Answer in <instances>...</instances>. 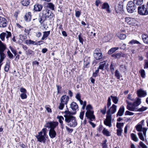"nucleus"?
<instances>
[{"mask_svg":"<svg viewBox=\"0 0 148 148\" xmlns=\"http://www.w3.org/2000/svg\"><path fill=\"white\" fill-rule=\"evenodd\" d=\"M147 108L146 107L142 106L141 108H138V111L139 112H143Z\"/></svg>","mask_w":148,"mask_h":148,"instance_id":"43","label":"nucleus"},{"mask_svg":"<svg viewBox=\"0 0 148 148\" xmlns=\"http://www.w3.org/2000/svg\"><path fill=\"white\" fill-rule=\"evenodd\" d=\"M7 53L9 58L12 59L13 57V55L10 51H8Z\"/></svg>","mask_w":148,"mask_h":148,"instance_id":"48","label":"nucleus"},{"mask_svg":"<svg viewBox=\"0 0 148 148\" xmlns=\"http://www.w3.org/2000/svg\"><path fill=\"white\" fill-rule=\"evenodd\" d=\"M90 63L89 62L84 61V67L85 68H88L89 66Z\"/></svg>","mask_w":148,"mask_h":148,"instance_id":"51","label":"nucleus"},{"mask_svg":"<svg viewBox=\"0 0 148 148\" xmlns=\"http://www.w3.org/2000/svg\"><path fill=\"white\" fill-rule=\"evenodd\" d=\"M70 107L73 111H75L78 109V106L77 103L74 102H73L70 104Z\"/></svg>","mask_w":148,"mask_h":148,"instance_id":"18","label":"nucleus"},{"mask_svg":"<svg viewBox=\"0 0 148 148\" xmlns=\"http://www.w3.org/2000/svg\"><path fill=\"white\" fill-rule=\"evenodd\" d=\"M24 18L25 20L27 22L29 21L31 18V13L28 12L26 13L24 16Z\"/></svg>","mask_w":148,"mask_h":148,"instance_id":"19","label":"nucleus"},{"mask_svg":"<svg viewBox=\"0 0 148 148\" xmlns=\"http://www.w3.org/2000/svg\"><path fill=\"white\" fill-rule=\"evenodd\" d=\"M19 37L20 39L22 41L26 39V37L23 35H20Z\"/></svg>","mask_w":148,"mask_h":148,"instance_id":"56","label":"nucleus"},{"mask_svg":"<svg viewBox=\"0 0 148 148\" xmlns=\"http://www.w3.org/2000/svg\"><path fill=\"white\" fill-rule=\"evenodd\" d=\"M99 72V70L97 69V70H96L95 72L93 73V76L96 77L97 75V74Z\"/></svg>","mask_w":148,"mask_h":148,"instance_id":"57","label":"nucleus"},{"mask_svg":"<svg viewBox=\"0 0 148 148\" xmlns=\"http://www.w3.org/2000/svg\"><path fill=\"white\" fill-rule=\"evenodd\" d=\"M47 130L46 128H43L41 131L38 133V134L36 136L37 140L40 142L45 143L46 139V138L48 137L47 135Z\"/></svg>","mask_w":148,"mask_h":148,"instance_id":"3","label":"nucleus"},{"mask_svg":"<svg viewBox=\"0 0 148 148\" xmlns=\"http://www.w3.org/2000/svg\"><path fill=\"white\" fill-rule=\"evenodd\" d=\"M124 125L123 123H116V126L118 129H121V127L123 126Z\"/></svg>","mask_w":148,"mask_h":148,"instance_id":"42","label":"nucleus"},{"mask_svg":"<svg viewBox=\"0 0 148 148\" xmlns=\"http://www.w3.org/2000/svg\"><path fill=\"white\" fill-rule=\"evenodd\" d=\"M92 108L91 106L89 104L86 108L87 111L85 114L86 117L89 118L91 121H92L95 119V116L93 114V111L92 110Z\"/></svg>","mask_w":148,"mask_h":148,"instance_id":"4","label":"nucleus"},{"mask_svg":"<svg viewBox=\"0 0 148 148\" xmlns=\"http://www.w3.org/2000/svg\"><path fill=\"white\" fill-rule=\"evenodd\" d=\"M102 53L101 52L99 48H97L95 49L94 51V54Z\"/></svg>","mask_w":148,"mask_h":148,"instance_id":"49","label":"nucleus"},{"mask_svg":"<svg viewBox=\"0 0 148 148\" xmlns=\"http://www.w3.org/2000/svg\"><path fill=\"white\" fill-rule=\"evenodd\" d=\"M50 31H45L43 32V35L41 38V40H46L47 38L49 35Z\"/></svg>","mask_w":148,"mask_h":148,"instance_id":"20","label":"nucleus"},{"mask_svg":"<svg viewBox=\"0 0 148 148\" xmlns=\"http://www.w3.org/2000/svg\"><path fill=\"white\" fill-rule=\"evenodd\" d=\"M5 32H3L0 34V38L2 41L4 40L5 37Z\"/></svg>","mask_w":148,"mask_h":148,"instance_id":"45","label":"nucleus"},{"mask_svg":"<svg viewBox=\"0 0 148 148\" xmlns=\"http://www.w3.org/2000/svg\"><path fill=\"white\" fill-rule=\"evenodd\" d=\"M141 103V99L137 98L132 104H130V111L136 110V107L140 104Z\"/></svg>","mask_w":148,"mask_h":148,"instance_id":"7","label":"nucleus"},{"mask_svg":"<svg viewBox=\"0 0 148 148\" xmlns=\"http://www.w3.org/2000/svg\"><path fill=\"white\" fill-rule=\"evenodd\" d=\"M126 37V35L123 34H121L119 36V38L121 40L124 39Z\"/></svg>","mask_w":148,"mask_h":148,"instance_id":"47","label":"nucleus"},{"mask_svg":"<svg viewBox=\"0 0 148 148\" xmlns=\"http://www.w3.org/2000/svg\"><path fill=\"white\" fill-rule=\"evenodd\" d=\"M106 64V62L105 61H104L103 62H100V63L99 67L97 68V69H98L99 70V69L103 70Z\"/></svg>","mask_w":148,"mask_h":148,"instance_id":"30","label":"nucleus"},{"mask_svg":"<svg viewBox=\"0 0 148 148\" xmlns=\"http://www.w3.org/2000/svg\"><path fill=\"white\" fill-rule=\"evenodd\" d=\"M113 102L115 104H116L119 100L116 97L111 96Z\"/></svg>","mask_w":148,"mask_h":148,"instance_id":"32","label":"nucleus"},{"mask_svg":"<svg viewBox=\"0 0 148 148\" xmlns=\"http://www.w3.org/2000/svg\"><path fill=\"white\" fill-rule=\"evenodd\" d=\"M81 96L80 93H78L76 95L75 98L77 100L79 101L81 99Z\"/></svg>","mask_w":148,"mask_h":148,"instance_id":"53","label":"nucleus"},{"mask_svg":"<svg viewBox=\"0 0 148 148\" xmlns=\"http://www.w3.org/2000/svg\"><path fill=\"white\" fill-rule=\"evenodd\" d=\"M130 43L138 44L139 43V42L136 40H133L130 42Z\"/></svg>","mask_w":148,"mask_h":148,"instance_id":"59","label":"nucleus"},{"mask_svg":"<svg viewBox=\"0 0 148 148\" xmlns=\"http://www.w3.org/2000/svg\"><path fill=\"white\" fill-rule=\"evenodd\" d=\"M27 93H22L21 94L20 97L22 99H26L27 98Z\"/></svg>","mask_w":148,"mask_h":148,"instance_id":"41","label":"nucleus"},{"mask_svg":"<svg viewBox=\"0 0 148 148\" xmlns=\"http://www.w3.org/2000/svg\"><path fill=\"white\" fill-rule=\"evenodd\" d=\"M78 38L79 39V42L82 43L83 44V38H82L81 34H80L78 36Z\"/></svg>","mask_w":148,"mask_h":148,"instance_id":"46","label":"nucleus"},{"mask_svg":"<svg viewBox=\"0 0 148 148\" xmlns=\"http://www.w3.org/2000/svg\"><path fill=\"white\" fill-rule=\"evenodd\" d=\"M138 12L140 14L143 15H146L148 14V10L144 5L138 8Z\"/></svg>","mask_w":148,"mask_h":148,"instance_id":"8","label":"nucleus"},{"mask_svg":"<svg viewBox=\"0 0 148 148\" xmlns=\"http://www.w3.org/2000/svg\"><path fill=\"white\" fill-rule=\"evenodd\" d=\"M131 138L132 140L135 142H137L138 141V139L137 136L135 134L132 133L131 134Z\"/></svg>","mask_w":148,"mask_h":148,"instance_id":"27","label":"nucleus"},{"mask_svg":"<svg viewBox=\"0 0 148 148\" xmlns=\"http://www.w3.org/2000/svg\"><path fill=\"white\" fill-rule=\"evenodd\" d=\"M103 134L106 136H110V132L106 129L104 128L102 131Z\"/></svg>","mask_w":148,"mask_h":148,"instance_id":"31","label":"nucleus"},{"mask_svg":"<svg viewBox=\"0 0 148 148\" xmlns=\"http://www.w3.org/2000/svg\"><path fill=\"white\" fill-rule=\"evenodd\" d=\"M112 56L114 58H119L123 56V55L121 53H115L112 55Z\"/></svg>","mask_w":148,"mask_h":148,"instance_id":"29","label":"nucleus"},{"mask_svg":"<svg viewBox=\"0 0 148 148\" xmlns=\"http://www.w3.org/2000/svg\"><path fill=\"white\" fill-rule=\"evenodd\" d=\"M120 69L124 72H125L127 69V67L125 65H121L120 66Z\"/></svg>","mask_w":148,"mask_h":148,"instance_id":"34","label":"nucleus"},{"mask_svg":"<svg viewBox=\"0 0 148 148\" xmlns=\"http://www.w3.org/2000/svg\"><path fill=\"white\" fill-rule=\"evenodd\" d=\"M41 35L42 34L40 32H38L36 33V36L38 38L40 37L41 36Z\"/></svg>","mask_w":148,"mask_h":148,"instance_id":"63","label":"nucleus"},{"mask_svg":"<svg viewBox=\"0 0 148 148\" xmlns=\"http://www.w3.org/2000/svg\"><path fill=\"white\" fill-rule=\"evenodd\" d=\"M47 124V127L50 128V129L55 130V128L58 126V123L57 121H51L48 122Z\"/></svg>","mask_w":148,"mask_h":148,"instance_id":"9","label":"nucleus"},{"mask_svg":"<svg viewBox=\"0 0 148 148\" xmlns=\"http://www.w3.org/2000/svg\"><path fill=\"white\" fill-rule=\"evenodd\" d=\"M30 30L31 29H25L24 31L25 33L27 34H29Z\"/></svg>","mask_w":148,"mask_h":148,"instance_id":"64","label":"nucleus"},{"mask_svg":"<svg viewBox=\"0 0 148 148\" xmlns=\"http://www.w3.org/2000/svg\"><path fill=\"white\" fill-rule=\"evenodd\" d=\"M69 100V97L66 95H63L60 99V103L58 106V108L60 110H62L65 105H66Z\"/></svg>","mask_w":148,"mask_h":148,"instance_id":"5","label":"nucleus"},{"mask_svg":"<svg viewBox=\"0 0 148 148\" xmlns=\"http://www.w3.org/2000/svg\"><path fill=\"white\" fill-rule=\"evenodd\" d=\"M94 58L97 60H99L102 58L103 55L102 53H99L98 54H94Z\"/></svg>","mask_w":148,"mask_h":148,"instance_id":"28","label":"nucleus"},{"mask_svg":"<svg viewBox=\"0 0 148 148\" xmlns=\"http://www.w3.org/2000/svg\"><path fill=\"white\" fill-rule=\"evenodd\" d=\"M8 22L5 18L0 16V27H6L8 24Z\"/></svg>","mask_w":148,"mask_h":148,"instance_id":"10","label":"nucleus"},{"mask_svg":"<svg viewBox=\"0 0 148 148\" xmlns=\"http://www.w3.org/2000/svg\"><path fill=\"white\" fill-rule=\"evenodd\" d=\"M57 118L58 119L60 123L61 124V127L62 128L64 127L63 125V121L64 120V117L62 116H57Z\"/></svg>","mask_w":148,"mask_h":148,"instance_id":"24","label":"nucleus"},{"mask_svg":"<svg viewBox=\"0 0 148 148\" xmlns=\"http://www.w3.org/2000/svg\"><path fill=\"white\" fill-rule=\"evenodd\" d=\"M138 96L140 97H144L147 95V92L142 89H140L137 91Z\"/></svg>","mask_w":148,"mask_h":148,"instance_id":"12","label":"nucleus"},{"mask_svg":"<svg viewBox=\"0 0 148 148\" xmlns=\"http://www.w3.org/2000/svg\"><path fill=\"white\" fill-rule=\"evenodd\" d=\"M47 6L52 10H54V5L52 3H48L47 4Z\"/></svg>","mask_w":148,"mask_h":148,"instance_id":"36","label":"nucleus"},{"mask_svg":"<svg viewBox=\"0 0 148 148\" xmlns=\"http://www.w3.org/2000/svg\"><path fill=\"white\" fill-rule=\"evenodd\" d=\"M108 109L107 112L106 119L104 121V123L106 125L110 127L112 126L111 124L112 114L116 112L117 106L113 104L110 108Z\"/></svg>","mask_w":148,"mask_h":148,"instance_id":"1","label":"nucleus"},{"mask_svg":"<svg viewBox=\"0 0 148 148\" xmlns=\"http://www.w3.org/2000/svg\"><path fill=\"white\" fill-rule=\"evenodd\" d=\"M30 2L29 0H21V4L24 6H27L28 5Z\"/></svg>","mask_w":148,"mask_h":148,"instance_id":"25","label":"nucleus"},{"mask_svg":"<svg viewBox=\"0 0 148 148\" xmlns=\"http://www.w3.org/2000/svg\"><path fill=\"white\" fill-rule=\"evenodd\" d=\"M144 122L143 120H142L140 124H139L136 126V128L137 130L138 131H142V129L144 128H142V125L143 123Z\"/></svg>","mask_w":148,"mask_h":148,"instance_id":"21","label":"nucleus"},{"mask_svg":"<svg viewBox=\"0 0 148 148\" xmlns=\"http://www.w3.org/2000/svg\"><path fill=\"white\" fill-rule=\"evenodd\" d=\"M42 18L45 19L47 18L51 19L53 16V14L48 9H46L42 11Z\"/></svg>","mask_w":148,"mask_h":148,"instance_id":"6","label":"nucleus"},{"mask_svg":"<svg viewBox=\"0 0 148 148\" xmlns=\"http://www.w3.org/2000/svg\"><path fill=\"white\" fill-rule=\"evenodd\" d=\"M136 7L133 2L130 1V13L136 12Z\"/></svg>","mask_w":148,"mask_h":148,"instance_id":"16","label":"nucleus"},{"mask_svg":"<svg viewBox=\"0 0 148 148\" xmlns=\"http://www.w3.org/2000/svg\"><path fill=\"white\" fill-rule=\"evenodd\" d=\"M119 48L118 47H114L110 49L108 53L109 54H111L114 52L118 50Z\"/></svg>","mask_w":148,"mask_h":148,"instance_id":"26","label":"nucleus"},{"mask_svg":"<svg viewBox=\"0 0 148 148\" xmlns=\"http://www.w3.org/2000/svg\"><path fill=\"white\" fill-rule=\"evenodd\" d=\"M143 0H134L133 2L134 4L138 5H140L142 4Z\"/></svg>","mask_w":148,"mask_h":148,"instance_id":"33","label":"nucleus"},{"mask_svg":"<svg viewBox=\"0 0 148 148\" xmlns=\"http://www.w3.org/2000/svg\"><path fill=\"white\" fill-rule=\"evenodd\" d=\"M142 38L144 42L148 44V35L147 34H143L142 35Z\"/></svg>","mask_w":148,"mask_h":148,"instance_id":"22","label":"nucleus"},{"mask_svg":"<svg viewBox=\"0 0 148 148\" xmlns=\"http://www.w3.org/2000/svg\"><path fill=\"white\" fill-rule=\"evenodd\" d=\"M124 110L125 108L123 106L121 107L117 113V116H121L123 115L124 112Z\"/></svg>","mask_w":148,"mask_h":148,"instance_id":"17","label":"nucleus"},{"mask_svg":"<svg viewBox=\"0 0 148 148\" xmlns=\"http://www.w3.org/2000/svg\"><path fill=\"white\" fill-rule=\"evenodd\" d=\"M101 8L103 9H106L108 13H110L111 12L110 6L108 3L107 2L104 3L102 4Z\"/></svg>","mask_w":148,"mask_h":148,"instance_id":"13","label":"nucleus"},{"mask_svg":"<svg viewBox=\"0 0 148 148\" xmlns=\"http://www.w3.org/2000/svg\"><path fill=\"white\" fill-rule=\"evenodd\" d=\"M49 135L51 138H55L56 135V132L53 129H50L49 131Z\"/></svg>","mask_w":148,"mask_h":148,"instance_id":"15","label":"nucleus"},{"mask_svg":"<svg viewBox=\"0 0 148 148\" xmlns=\"http://www.w3.org/2000/svg\"><path fill=\"white\" fill-rule=\"evenodd\" d=\"M84 111L81 112L80 113L79 117L81 119L83 120V119L84 115Z\"/></svg>","mask_w":148,"mask_h":148,"instance_id":"58","label":"nucleus"},{"mask_svg":"<svg viewBox=\"0 0 148 148\" xmlns=\"http://www.w3.org/2000/svg\"><path fill=\"white\" fill-rule=\"evenodd\" d=\"M10 67L9 64L7 63L5 67L4 70L6 72H8V71Z\"/></svg>","mask_w":148,"mask_h":148,"instance_id":"44","label":"nucleus"},{"mask_svg":"<svg viewBox=\"0 0 148 148\" xmlns=\"http://www.w3.org/2000/svg\"><path fill=\"white\" fill-rule=\"evenodd\" d=\"M66 127L67 130L69 133H71L73 132V129L70 128L67 126H66Z\"/></svg>","mask_w":148,"mask_h":148,"instance_id":"60","label":"nucleus"},{"mask_svg":"<svg viewBox=\"0 0 148 148\" xmlns=\"http://www.w3.org/2000/svg\"><path fill=\"white\" fill-rule=\"evenodd\" d=\"M139 145L142 148H147V146L143 142L140 141L139 143Z\"/></svg>","mask_w":148,"mask_h":148,"instance_id":"39","label":"nucleus"},{"mask_svg":"<svg viewBox=\"0 0 148 148\" xmlns=\"http://www.w3.org/2000/svg\"><path fill=\"white\" fill-rule=\"evenodd\" d=\"M140 73L141 76L143 78H145V71L144 70H141L140 71Z\"/></svg>","mask_w":148,"mask_h":148,"instance_id":"40","label":"nucleus"},{"mask_svg":"<svg viewBox=\"0 0 148 148\" xmlns=\"http://www.w3.org/2000/svg\"><path fill=\"white\" fill-rule=\"evenodd\" d=\"M106 107L105 106H104V108L102 109L101 110V112L103 114H105L106 112Z\"/></svg>","mask_w":148,"mask_h":148,"instance_id":"52","label":"nucleus"},{"mask_svg":"<svg viewBox=\"0 0 148 148\" xmlns=\"http://www.w3.org/2000/svg\"><path fill=\"white\" fill-rule=\"evenodd\" d=\"M10 48L12 51V52L14 54L15 56L17 54L16 51L14 49L12 48L11 46L10 47Z\"/></svg>","mask_w":148,"mask_h":148,"instance_id":"55","label":"nucleus"},{"mask_svg":"<svg viewBox=\"0 0 148 148\" xmlns=\"http://www.w3.org/2000/svg\"><path fill=\"white\" fill-rule=\"evenodd\" d=\"M64 112L65 114L64 116L65 121L70 127H75L77 125V122L75 117L73 116L68 110L65 111Z\"/></svg>","mask_w":148,"mask_h":148,"instance_id":"2","label":"nucleus"},{"mask_svg":"<svg viewBox=\"0 0 148 148\" xmlns=\"http://www.w3.org/2000/svg\"><path fill=\"white\" fill-rule=\"evenodd\" d=\"M20 91L22 93H27L26 90L23 88H21L20 89Z\"/></svg>","mask_w":148,"mask_h":148,"instance_id":"61","label":"nucleus"},{"mask_svg":"<svg viewBox=\"0 0 148 148\" xmlns=\"http://www.w3.org/2000/svg\"><path fill=\"white\" fill-rule=\"evenodd\" d=\"M86 101H84L83 104L82 105L83 106L82 107V108L83 110H84L86 106Z\"/></svg>","mask_w":148,"mask_h":148,"instance_id":"62","label":"nucleus"},{"mask_svg":"<svg viewBox=\"0 0 148 148\" xmlns=\"http://www.w3.org/2000/svg\"><path fill=\"white\" fill-rule=\"evenodd\" d=\"M147 130V128H143L142 129L143 134L141 132H139L138 133L139 138L143 141L145 140V138L146 136V132Z\"/></svg>","mask_w":148,"mask_h":148,"instance_id":"11","label":"nucleus"},{"mask_svg":"<svg viewBox=\"0 0 148 148\" xmlns=\"http://www.w3.org/2000/svg\"><path fill=\"white\" fill-rule=\"evenodd\" d=\"M122 132V129H119L117 130V134L119 136L121 135Z\"/></svg>","mask_w":148,"mask_h":148,"instance_id":"50","label":"nucleus"},{"mask_svg":"<svg viewBox=\"0 0 148 148\" xmlns=\"http://www.w3.org/2000/svg\"><path fill=\"white\" fill-rule=\"evenodd\" d=\"M5 37L7 39L11 36V33L10 32L6 31V32H5Z\"/></svg>","mask_w":148,"mask_h":148,"instance_id":"38","label":"nucleus"},{"mask_svg":"<svg viewBox=\"0 0 148 148\" xmlns=\"http://www.w3.org/2000/svg\"><path fill=\"white\" fill-rule=\"evenodd\" d=\"M81 15V12L77 11H75V15L76 17L79 18Z\"/></svg>","mask_w":148,"mask_h":148,"instance_id":"54","label":"nucleus"},{"mask_svg":"<svg viewBox=\"0 0 148 148\" xmlns=\"http://www.w3.org/2000/svg\"><path fill=\"white\" fill-rule=\"evenodd\" d=\"M42 8V5L38 3L36 4L34 6V10L35 11H40Z\"/></svg>","mask_w":148,"mask_h":148,"instance_id":"14","label":"nucleus"},{"mask_svg":"<svg viewBox=\"0 0 148 148\" xmlns=\"http://www.w3.org/2000/svg\"><path fill=\"white\" fill-rule=\"evenodd\" d=\"M26 54L28 55H34V53L33 51H32L31 49H29L26 51Z\"/></svg>","mask_w":148,"mask_h":148,"instance_id":"35","label":"nucleus"},{"mask_svg":"<svg viewBox=\"0 0 148 148\" xmlns=\"http://www.w3.org/2000/svg\"><path fill=\"white\" fill-rule=\"evenodd\" d=\"M25 43L27 45H37L38 44L36 43V42L34 41L31 40H27L25 41Z\"/></svg>","mask_w":148,"mask_h":148,"instance_id":"23","label":"nucleus"},{"mask_svg":"<svg viewBox=\"0 0 148 148\" xmlns=\"http://www.w3.org/2000/svg\"><path fill=\"white\" fill-rule=\"evenodd\" d=\"M115 75L117 79H120V75L119 72L118 71V70H116L115 71Z\"/></svg>","mask_w":148,"mask_h":148,"instance_id":"37","label":"nucleus"}]
</instances>
